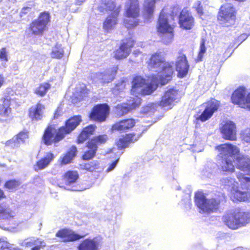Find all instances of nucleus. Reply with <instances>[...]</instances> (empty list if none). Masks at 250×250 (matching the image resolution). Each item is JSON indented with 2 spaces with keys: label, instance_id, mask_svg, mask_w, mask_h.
<instances>
[{
  "label": "nucleus",
  "instance_id": "f257e3e1",
  "mask_svg": "<svg viewBox=\"0 0 250 250\" xmlns=\"http://www.w3.org/2000/svg\"><path fill=\"white\" fill-rule=\"evenodd\" d=\"M97 128L94 124L88 125L82 128L77 136L75 142L78 145L87 141L85 146L87 149L82 155L83 160L88 161L93 159L96 155L99 146L105 144L108 140L106 134H98L90 138L95 133Z\"/></svg>",
  "mask_w": 250,
  "mask_h": 250
},
{
  "label": "nucleus",
  "instance_id": "f03ea898",
  "mask_svg": "<svg viewBox=\"0 0 250 250\" xmlns=\"http://www.w3.org/2000/svg\"><path fill=\"white\" fill-rule=\"evenodd\" d=\"M146 64L149 70L157 72V75L151 76V82L154 83L163 85L171 81L175 71L173 63L167 62L161 52L152 54Z\"/></svg>",
  "mask_w": 250,
  "mask_h": 250
},
{
  "label": "nucleus",
  "instance_id": "7ed1b4c3",
  "mask_svg": "<svg viewBox=\"0 0 250 250\" xmlns=\"http://www.w3.org/2000/svg\"><path fill=\"white\" fill-rule=\"evenodd\" d=\"M227 201V196L220 194L210 199H207L204 194L199 192L195 195L194 202L203 213H210L220 211Z\"/></svg>",
  "mask_w": 250,
  "mask_h": 250
},
{
  "label": "nucleus",
  "instance_id": "20e7f679",
  "mask_svg": "<svg viewBox=\"0 0 250 250\" xmlns=\"http://www.w3.org/2000/svg\"><path fill=\"white\" fill-rule=\"evenodd\" d=\"M215 148L220 152L221 159L220 169L225 172L232 173L235 171L233 156L240 154V149L236 146L229 143H225L217 146Z\"/></svg>",
  "mask_w": 250,
  "mask_h": 250
},
{
  "label": "nucleus",
  "instance_id": "39448f33",
  "mask_svg": "<svg viewBox=\"0 0 250 250\" xmlns=\"http://www.w3.org/2000/svg\"><path fill=\"white\" fill-rule=\"evenodd\" d=\"M222 221L229 229H237L250 223V214L237 210H230L223 216Z\"/></svg>",
  "mask_w": 250,
  "mask_h": 250
},
{
  "label": "nucleus",
  "instance_id": "423d86ee",
  "mask_svg": "<svg viewBox=\"0 0 250 250\" xmlns=\"http://www.w3.org/2000/svg\"><path fill=\"white\" fill-rule=\"evenodd\" d=\"M51 16L49 12L43 11L40 13L37 19L33 20L27 28L28 34L34 36H42L48 29L50 22Z\"/></svg>",
  "mask_w": 250,
  "mask_h": 250
},
{
  "label": "nucleus",
  "instance_id": "0eeeda50",
  "mask_svg": "<svg viewBox=\"0 0 250 250\" xmlns=\"http://www.w3.org/2000/svg\"><path fill=\"white\" fill-rule=\"evenodd\" d=\"M175 27V23L170 24L165 14L160 13L157 21L156 30L159 35H166L162 39L165 44H168L173 41Z\"/></svg>",
  "mask_w": 250,
  "mask_h": 250
},
{
  "label": "nucleus",
  "instance_id": "6e6552de",
  "mask_svg": "<svg viewBox=\"0 0 250 250\" xmlns=\"http://www.w3.org/2000/svg\"><path fill=\"white\" fill-rule=\"evenodd\" d=\"M145 87L143 88L146 84V80L140 76H135L132 81V86L131 93L132 94H136L140 91L142 95H147L151 94L156 88L159 83H154L151 82Z\"/></svg>",
  "mask_w": 250,
  "mask_h": 250
},
{
  "label": "nucleus",
  "instance_id": "1a4fd4ad",
  "mask_svg": "<svg viewBox=\"0 0 250 250\" xmlns=\"http://www.w3.org/2000/svg\"><path fill=\"white\" fill-rule=\"evenodd\" d=\"M110 108L107 103H100L95 104L88 114L90 120L103 123L106 121L110 114Z\"/></svg>",
  "mask_w": 250,
  "mask_h": 250
},
{
  "label": "nucleus",
  "instance_id": "9d476101",
  "mask_svg": "<svg viewBox=\"0 0 250 250\" xmlns=\"http://www.w3.org/2000/svg\"><path fill=\"white\" fill-rule=\"evenodd\" d=\"M64 138L60 127L56 129L54 125H49L44 129L42 140L44 145L48 146L58 143Z\"/></svg>",
  "mask_w": 250,
  "mask_h": 250
},
{
  "label": "nucleus",
  "instance_id": "9b49d317",
  "mask_svg": "<svg viewBox=\"0 0 250 250\" xmlns=\"http://www.w3.org/2000/svg\"><path fill=\"white\" fill-rule=\"evenodd\" d=\"M236 11L231 4L227 3L222 5L219 9L218 20L224 26L233 24L236 19Z\"/></svg>",
  "mask_w": 250,
  "mask_h": 250
},
{
  "label": "nucleus",
  "instance_id": "f8f14e48",
  "mask_svg": "<svg viewBox=\"0 0 250 250\" xmlns=\"http://www.w3.org/2000/svg\"><path fill=\"white\" fill-rule=\"evenodd\" d=\"M181 98L179 90L171 88L164 92L158 104L162 108L171 109L176 103L180 101Z\"/></svg>",
  "mask_w": 250,
  "mask_h": 250
},
{
  "label": "nucleus",
  "instance_id": "ddd939ff",
  "mask_svg": "<svg viewBox=\"0 0 250 250\" xmlns=\"http://www.w3.org/2000/svg\"><path fill=\"white\" fill-rule=\"evenodd\" d=\"M15 94L14 91L11 89H7L4 96L0 99V117L7 119L10 117L12 112L10 107L13 102H15L16 98H12Z\"/></svg>",
  "mask_w": 250,
  "mask_h": 250
},
{
  "label": "nucleus",
  "instance_id": "4468645a",
  "mask_svg": "<svg viewBox=\"0 0 250 250\" xmlns=\"http://www.w3.org/2000/svg\"><path fill=\"white\" fill-rule=\"evenodd\" d=\"M231 102L242 108L250 110V92L246 96V89L239 86L235 89L231 96Z\"/></svg>",
  "mask_w": 250,
  "mask_h": 250
},
{
  "label": "nucleus",
  "instance_id": "2eb2a0df",
  "mask_svg": "<svg viewBox=\"0 0 250 250\" xmlns=\"http://www.w3.org/2000/svg\"><path fill=\"white\" fill-rule=\"evenodd\" d=\"M136 43V41L132 38L129 37L122 40L118 48L114 51V58L117 60L126 58L131 52Z\"/></svg>",
  "mask_w": 250,
  "mask_h": 250
},
{
  "label": "nucleus",
  "instance_id": "dca6fc26",
  "mask_svg": "<svg viewBox=\"0 0 250 250\" xmlns=\"http://www.w3.org/2000/svg\"><path fill=\"white\" fill-rule=\"evenodd\" d=\"M203 105L205 107L204 109L200 115L196 117V119L204 122L209 119L214 113L218 110L220 106V102L214 98H211Z\"/></svg>",
  "mask_w": 250,
  "mask_h": 250
},
{
  "label": "nucleus",
  "instance_id": "f3484780",
  "mask_svg": "<svg viewBox=\"0 0 250 250\" xmlns=\"http://www.w3.org/2000/svg\"><path fill=\"white\" fill-rule=\"evenodd\" d=\"M178 24L183 30H192L195 25V19L190 9L184 7L178 16Z\"/></svg>",
  "mask_w": 250,
  "mask_h": 250
},
{
  "label": "nucleus",
  "instance_id": "a211bd4d",
  "mask_svg": "<svg viewBox=\"0 0 250 250\" xmlns=\"http://www.w3.org/2000/svg\"><path fill=\"white\" fill-rule=\"evenodd\" d=\"M112 6L109 10L112 12V14L108 16L103 22V28L104 31L108 33L113 30L118 23V16L121 11V6H117L112 3Z\"/></svg>",
  "mask_w": 250,
  "mask_h": 250
},
{
  "label": "nucleus",
  "instance_id": "6ab92c4d",
  "mask_svg": "<svg viewBox=\"0 0 250 250\" xmlns=\"http://www.w3.org/2000/svg\"><path fill=\"white\" fill-rule=\"evenodd\" d=\"M87 234L80 235L71 229L63 228L59 229L56 233V237L60 239V241L64 243L74 242L81 239Z\"/></svg>",
  "mask_w": 250,
  "mask_h": 250
},
{
  "label": "nucleus",
  "instance_id": "aec40b11",
  "mask_svg": "<svg viewBox=\"0 0 250 250\" xmlns=\"http://www.w3.org/2000/svg\"><path fill=\"white\" fill-rule=\"evenodd\" d=\"M178 55L175 62L176 69L178 72V77L182 78L188 74L189 65L186 55L182 51L179 52Z\"/></svg>",
  "mask_w": 250,
  "mask_h": 250
},
{
  "label": "nucleus",
  "instance_id": "412c9836",
  "mask_svg": "<svg viewBox=\"0 0 250 250\" xmlns=\"http://www.w3.org/2000/svg\"><path fill=\"white\" fill-rule=\"evenodd\" d=\"M220 131L224 139L232 141L236 140V127L233 122H226L220 128Z\"/></svg>",
  "mask_w": 250,
  "mask_h": 250
},
{
  "label": "nucleus",
  "instance_id": "4be33fe9",
  "mask_svg": "<svg viewBox=\"0 0 250 250\" xmlns=\"http://www.w3.org/2000/svg\"><path fill=\"white\" fill-rule=\"evenodd\" d=\"M82 122V118L81 115H74L67 119L65 121L64 125L59 127L65 137L66 135L70 134L74 131Z\"/></svg>",
  "mask_w": 250,
  "mask_h": 250
},
{
  "label": "nucleus",
  "instance_id": "5701e85b",
  "mask_svg": "<svg viewBox=\"0 0 250 250\" xmlns=\"http://www.w3.org/2000/svg\"><path fill=\"white\" fill-rule=\"evenodd\" d=\"M140 15V7L138 0H127L125 3V17L136 19Z\"/></svg>",
  "mask_w": 250,
  "mask_h": 250
},
{
  "label": "nucleus",
  "instance_id": "b1692460",
  "mask_svg": "<svg viewBox=\"0 0 250 250\" xmlns=\"http://www.w3.org/2000/svg\"><path fill=\"white\" fill-rule=\"evenodd\" d=\"M136 122L133 118H126L115 122L111 126L112 131L127 132L132 129Z\"/></svg>",
  "mask_w": 250,
  "mask_h": 250
},
{
  "label": "nucleus",
  "instance_id": "393cba45",
  "mask_svg": "<svg viewBox=\"0 0 250 250\" xmlns=\"http://www.w3.org/2000/svg\"><path fill=\"white\" fill-rule=\"evenodd\" d=\"M45 109V106L39 102L28 109V116L32 121H40L43 117V110Z\"/></svg>",
  "mask_w": 250,
  "mask_h": 250
},
{
  "label": "nucleus",
  "instance_id": "a878e982",
  "mask_svg": "<svg viewBox=\"0 0 250 250\" xmlns=\"http://www.w3.org/2000/svg\"><path fill=\"white\" fill-rule=\"evenodd\" d=\"M140 136L141 134L137 135L134 133L125 134L117 140L116 145L119 149H123L126 147L129 144L138 141Z\"/></svg>",
  "mask_w": 250,
  "mask_h": 250
},
{
  "label": "nucleus",
  "instance_id": "bb28decb",
  "mask_svg": "<svg viewBox=\"0 0 250 250\" xmlns=\"http://www.w3.org/2000/svg\"><path fill=\"white\" fill-rule=\"evenodd\" d=\"M55 158L54 155L51 152L46 153L45 155L38 160L33 166L35 171H38L40 170L44 169L48 167L53 161Z\"/></svg>",
  "mask_w": 250,
  "mask_h": 250
},
{
  "label": "nucleus",
  "instance_id": "cd10ccee",
  "mask_svg": "<svg viewBox=\"0 0 250 250\" xmlns=\"http://www.w3.org/2000/svg\"><path fill=\"white\" fill-rule=\"evenodd\" d=\"M235 158V167L244 172L250 171V157L245 155H237Z\"/></svg>",
  "mask_w": 250,
  "mask_h": 250
},
{
  "label": "nucleus",
  "instance_id": "c85d7f7f",
  "mask_svg": "<svg viewBox=\"0 0 250 250\" xmlns=\"http://www.w3.org/2000/svg\"><path fill=\"white\" fill-rule=\"evenodd\" d=\"M99 242L96 238H86L82 241L78 245V250H98Z\"/></svg>",
  "mask_w": 250,
  "mask_h": 250
},
{
  "label": "nucleus",
  "instance_id": "c756f323",
  "mask_svg": "<svg viewBox=\"0 0 250 250\" xmlns=\"http://www.w3.org/2000/svg\"><path fill=\"white\" fill-rule=\"evenodd\" d=\"M78 150L75 146H72L59 160L60 165L62 166L71 163L76 156Z\"/></svg>",
  "mask_w": 250,
  "mask_h": 250
},
{
  "label": "nucleus",
  "instance_id": "7c9ffc66",
  "mask_svg": "<svg viewBox=\"0 0 250 250\" xmlns=\"http://www.w3.org/2000/svg\"><path fill=\"white\" fill-rule=\"evenodd\" d=\"M79 178L77 171L68 170L65 172L62 177V184L66 186H70L76 183Z\"/></svg>",
  "mask_w": 250,
  "mask_h": 250
},
{
  "label": "nucleus",
  "instance_id": "2f4dec72",
  "mask_svg": "<svg viewBox=\"0 0 250 250\" xmlns=\"http://www.w3.org/2000/svg\"><path fill=\"white\" fill-rule=\"evenodd\" d=\"M156 0H145L143 6V15L145 19L149 20L153 17Z\"/></svg>",
  "mask_w": 250,
  "mask_h": 250
},
{
  "label": "nucleus",
  "instance_id": "473e14b6",
  "mask_svg": "<svg viewBox=\"0 0 250 250\" xmlns=\"http://www.w3.org/2000/svg\"><path fill=\"white\" fill-rule=\"evenodd\" d=\"M118 69V66H116L112 67L110 71L100 73L99 76L100 82L104 84L112 82L115 79Z\"/></svg>",
  "mask_w": 250,
  "mask_h": 250
},
{
  "label": "nucleus",
  "instance_id": "72a5a7b5",
  "mask_svg": "<svg viewBox=\"0 0 250 250\" xmlns=\"http://www.w3.org/2000/svg\"><path fill=\"white\" fill-rule=\"evenodd\" d=\"M25 247L31 248L30 250H41L45 246V243L43 240L39 238H31L24 242Z\"/></svg>",
  "mask_w": 250,
  "mask_h": 250
},
{
  "label": "nucleus",
  "instance_id": "f704fd0d",
  "mask_svg": "<svg viewBox=\"0 0 250 250\" xmlns=\"http://www.w3.org/2000/svg\"><path fill=\"white\" fill-rule=\"evenodd\" d=\"M249 197V193L248 192H243L234 189L232 190V198L235 201H246L248 200Z\"/></svg>",
  "mask_w": 250,
  "mask_h": 250
},
{
  "label": "nucleus",
  "instance_id": "c9c22d12",
  "mask_svg": "<svg viewBox=\"0 0 250 250\" xmlns=\"http://www.w3.org/2000/svg\"><path fill=\"white\" fill-rule=\"evenodd\" d=\"M81 166L82 169L93 172L100 168V164L98 161L94 160L84 163Z\"/></svg>",
  "mask_w": 250,
  "mask_h": 250
},
{
  "label": "nucleus",
  "instance_id": "e433bc0d",
  "mask_svg": "<svg viewBox=\"0 0 250 250\" xmlns=\"http://www.w3.org/2000/svg\"><path fill=\"white\" fill-rule=\"evenodd\" d=\"M50 87L51 85L48 82L40 83L35 90L34 93L40 97H43Z\"/></svg>",
  "mask_w": 250,
  "mask_h": 250
},
{
  "label": "nucleus",
  "instance_id": "4c0bfd02",
  "mask_svg": "<svg viewBox=\"0 0 250 250\" xmlns=\"http://www.w3.org/2000/svg\"><path fill=\"white\" fill-rule=\"evenodd\" d=\"M51 57L54 59H60L64 55V51L61 44H56L51 53Z\"/></svg>",
  "mask_w": 250,
  "mask_h": 250
},
{
  "label": "nucleus",
  "instance_id": "58836bf2",
  "mask_svg": "<svg viewBox=\"0 0 250 250\" xmlns=\"http://www.w3.org/2000/svg\"><path fill=\"white\" fill-rule=\"evenodd\" d=\"M115 109L117 113L120 116L126 114L131 110L126 103L117 104L115 106Z\"/></svg>",
  "mask_w": 250,
  "mask_h": 250
},
{
  "label": "nucleus",
  "instance_id": "ea45409f",
  "mask_svg": "<svg viewBox=\"0 0 250 250\" xmlns=\"http://www.w3.org/2000/svg\"><path fill=\"white\" fill-rule=\"evenodd\" d=\"M21 182L19 180L11 179L7 180L4 184V188L9 190H15L20 186Z\"/></svg>",
  "mask_w": 250,
  "mask_h": 250
},
{
  "label": "nucleus",
  "instance_id": "a19ab883",
  "mask_svg": "<svg viewBox=\"0 0 250 250\" xmlns=\"http://www.w3.org/2000/svg\"><path fill=\"white\" fill-rule=\"evenodd\" d=\"M140 21L137 18L126 19L124 21L125 26L128 30L132 29L139 25Z\"/></svg>",
  "mask_w": 250,
  "mask_h": 250
},
{
  "label": "nucleus",
  "instance_id": "79ce46f5",
  "mask_svg": "<svg viewBox=\"0 0 250 250\" xmlns=\"http://www.w3.org/2000/svg\"><path fill=\"white\" fill-rule=\"evenodd\" d=\"M126 103L131 110L135 109L140 105L141 103V99L140 98L136 96L128 100Z\"/></svg>",
  "mask_w": 250,
  "mask_h": 250
},
{
  "label": "nucleus",
  "instance_id": "37998d69",
  "mask_svg": "<svg viewBox=\"0 0 250 250\" xmlns=\"http://www.w3.org/2000/svg\"><path fill=\"white\" fill-rule=\"evenodd\" d=\"M15 136L21 144H24L29 138V131L26 129H23Z\"/></svg>",
  "mask_w": 250,
  "mask_h": 250
},
{
  "label": "nucleus",
  "instance_id": "c03bdc74",
  "mask_svg": "<svg viewBox=\"0 0 250 250\" xmlns=\"http://www.w3.org/2000/svg\"><path fill=\"white\" fill-rule=\"evenodd\" d=\"M21 143L17 140V139L14 136L11 139H9L5 142V146L9 147L12 149H15L19 147L20 146Z\"/></svg>",
  "mask_w": 250,
  "mask_h": 250
},
{
  "label": "nucleus",
  "instance_id": "a18cd8bd",
  "mask_svg": "<svg viewBox=\"0 0 250 250\" xmlns=\"http://www.w3.org/2000/svg\"><path fill=\"white\" fill-rule=\"evenodd\" d=\"M193 8L195 9L200 18H202L204 15V7L201 1L198 0L196 1L193 6Z\"/></svg>",
  "mask_w": 250,
  "mask_h": 250
},
{
  "label": "nucleus",
  "instance_id": "49530a36",
  "mask_svg": "<svg viewBox=\"0 0 250 250\" xmlns=\"http://www.w3.org/2000/svg\"><path fill=\"white\" fill-rule=\"evenodd\" d=\"M205 40L203 39L201 41L200 46V50L198 53L197 57L196 58V62H199L202 61L203 56L204 54L206 51V48L205 46Z\"/></svg>",
  "mask_w": 250,
  "mask_h": 250
},
{
  "label": "nucleus",
  "instance_id": "de8ad7c7",
  "mask_svg": "<svg viewBox=\"0 0 250 250\" xmlns=\"http://www.w3.org/2000/svg\"><path fill=\"white\" fill-rule=\"evenodd\" d=\"M35 6V5L33 4L32 6H25L22 8L20 13V17L22 19H25L31 12L32 7H34Z\"/></svg>",
  "mask_w": 250,
  "mask_h": 250
},
{
  "label": "nucleus",
  "instance_id": "09e8293b",
  "mask_svg": "<svg viewBox=\"0 0 250 250\" xmlns=\"http://www.w3.org/2000/svg\"><path fill=\"white\" fill-rule=\"evenodd\" d=\"M248 175V177H246L243 173H238L237 175V178L241 183H244L250 186V173Z\"/></svg>",
  "mask_w": 250,
  "mask_h": 250
},
{
  "label": "nucleus",
  "instance_id": "8fccbe9b",
  "mask_svg": "<svg viewBox=\"0 0 250 250\" xmlns=\"http://www.w3.org/2000/svg\"><path fill=\"white\" fill-rule=\"evenodd\" d=\"M0 60L4 62L8 61L7 51L5 47H2L0 49Z\"/></svg>",
  "mask_w": 250,
  "mask_h": 250
},
{
  "label": "nucleus",
  "instance_id": "3c124183",
  "mask_svg": "<svg viewBox=\"0 0 250 250\" xmlns=\"http://www.w3.org/2000/svg\"><path fill=\"white\" fill-rule=\"evenodd\" d=\"M242 140L246 143H250V129L244 130L242 134Z\"/></svg>",
  "mask_w": 250,
  "mask_h": 250
},
{
  "label": "nucleus",
  "instance_id": "603ef678",
  "mask_svg": "<svg viewBox=\"0 0 250 250\" xmlns=\"http://www.w3.org/2000/svg\"><path fill=\"white\" fill-rule=\"evenodd\" d=\"M0 250H20V249L18 247H13V245L7 241L5 243H4L3 246H1Z\"/></svg>",
  "mask_w": 250,
  "mask_h": 250
},
{
  "label": "nucleus",
  "instance_id": "864d4df0",
  "mask_svg": "<svg viewBox=\"0 0 250 250\" xmlns=\"http://www.w3.org/2000/svg\"><path fill=\"white\" fill-rule=\"evenodd\" d=\"M62 113V108L61 106H58L56 109L54 114L53 119H58L59 117L61 116Z\"/></svg>",
  "mask_w": 250,
  "mask_h": 250
},
{
  "label": "nucleus",
  "instance_id": "5fc2aeb1",
  "mask_svg": "<svg viewBox=\"0 0 250 250\" xmlns=\"http://www.w3.org/2000/svg\"><path fill=\"white\" fill-rule=\"evenodd\" d=\"M118 159L112 162L109 166L108 168L106 170L107 172H109L113 170L116 166L118 163Z\"/></svg>",
  "mask_w": 250,
  "mask_h": 250
},
{
  "label": "nucleus",
  "instance_id": "6e6d98bb",
  "mask_svg": "<svg viewBox=\"0 0 250 250\" xmlns=\"http://www.w3.org/2000/svg\"><path fill=\"white\" fill-rule=\"evenodd\" d=\"M5 198L6 196L5 195L4 191L0 188V201Z\"/></svg>",
  "mask_w": 250,
  "mask_h": 250
},
{
  "label": "nucleus",
  "instance_id": "4d7b16f0",
  "mask_svg": "<svg viewBox=\"0 0 250 250\" xmlns=\"http://www.w3.org/2000/svg\"><path fill=\"white\" fill-rule=\"evenodd\" d=\"M7 241L5 240L4 239L0 238V249L1 248V246L4 245V243H5Z\"/></svg>",
  "mask_w": 250,
  "mask_h": 250
},
{
  "label": "nucleus",
  "instance_id": "13d9d810",
  "mask_svg": "<svg viewBox=\"0 0 250 250\" xmlns=\"http://www.w3.org/2000/svg\"><path fill=\"white\" fill-rule=\"evenodd\" d=\"M6 212V210L5 209H2L0 210V213H4Z\"/></svg>",
  "mask_w": 250,
  "mask_h": 250
}]
</instances>
